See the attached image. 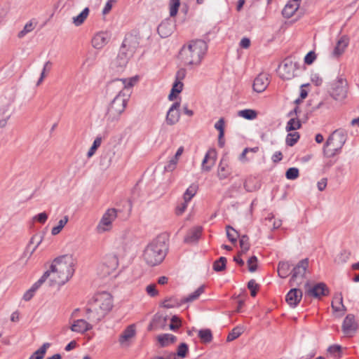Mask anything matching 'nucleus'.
Instances as JSON below:
<instances>
[{
    "label": "nucleus",
    "instance_id": "obj_1",
    "mask_svg": "<svg viewBox=\"0 0 359 359\" xmlns=\"http://www.w3.org/2000/svg\"><path fill=\"white\" fill-rule=\"evenodd\" d=\"M138 81L135 76L129 79H115L108 85V90H118V94L110 102L107 107L104 118L107 123L116 122L120 119L127 106L132 88Z\"/></svg>",
    "mask_w": 359,
    "mask_h": 359
},
{
    "label": "nucleus",
    "instance_id": "obj_2",
    "mask_svg": "<svg viewBox=\"0 0 359 359\" xmlns=\"http://www.w3.org/2000/svg\"><path fill=\"white\" fill-rule=\"evenodd\" d=\"M113 306V297L110 293H97L88 303L86 309V318L88 321L97 324L111 311Z\"/></svg>",
    "mask_w": 359,
    "mask_h": 359
},
{
    "label": "nucleus",
    "instance_id": "obj_3",
    "mask_svg": "<svg viewBox=\"0 0 359 359\" xmlns=\"http://www.w3.org/2000/svg\"><path fill=\"white\" fill-rule=\"evenodd\" d=\"M74 260L72 255H65L55 258L52 262L48 273L50 285L61 286L72 277L74 273Z\"/></svg>",
    "mask_w": 359,
    "mask_h": 359
},
{
    "label": "nucleus",
    "instance_id": "obj_4",
    "mask_svg": "<svg viewBox=\"0 0 359 359\" xmlns=\"http://www.w3.org/2000/svg\"><path fill=\"white\" fill-rule=\"evenodd\" d=\"M168 250L165 237L158 236L153 239L145 248L143 258L146 263L154 266L161 264L165 259Z\"/></svg>",
    "mask_w": 359,
    "mask_h": 359
},
{
    "label": "nucleus",
    "instance_id": "obj_5",
    "mask_svg": "<svg viewBox=\"0 0 359 359\" xmlns=\"http://www.w3.org/2000/svg\"><path fill=\"white\" fill-rule=\"evenodd\" d=\"M208 45L201 39L191 41L188 45H184L180 50V55L187 65H198L206 53Z\"/></svg>",
    "mask_w": 359,
    "mask_h": 359
},
{
    "label": "nucleus",
    "instance_id": "obj_6",
    "mask_svg": "<svg viewBox=\"0 0 359 359\" xmlns=\"http://www.w3.org/2000/svg\"><path fill=\"white\" fill-rule=\"evenodd\" d=\"M137 45L138 43L135 36L133 35L126 36L122 43L118 56L111 64V68L117 72H122L128 61L126 51L133 53L137 47Z\"/></svg>",
    "mask_w": 359,
    "mask_h": 359
},
{
    "label": "nucleus",
    "instance_id": "obj_7",
    "mask_svg": "<svg viewBox=\"0 0 359 359\" xmlns=\"http://www.w3.org/2000/svg\"><path fill=\"white\" fill-rule=\"evenodd\" d=\"M346 142V135L341 131L334 130L327 140L323 153L327 157L332 158L341 152Z\"/></svg>",
    "mask_w": 359,
    "mask_h": 359
},
{
    "label": "nucleus",
    "instance_id": "obj_8",
    "mask_svg": "<svg viewBox=\"0 0 359 359\" xmlns=\"http://www.w3.org/2000/svg\"><path fill=\"white\" fill-rule=\"evenodd\" d=\"M330 95L336 101H344L348 95L347 81L341 77L338 78L332 84Z\"/></svg>",
    "mask_w": 359,
    "mask_h": 359
},
{
    "label": "nucleus",
    "instance_id": "obj_9",
    "mask_svg": "<svg viewBox=\"0 0 359 359\" xmlns=\"http://www.w3.org/2000/svg\"><path fill=\"white\" fill-rule=\"evenodd\" d=\"M117 217V210L115 208L108 209L102 215L97 226V230L99 233H103L109 231L112 227V222Z\"/></svg>",
    "mask_w": 359,
    "mask_h": 359
},
{
    "label": "nucleus",
    "instance_id": "obj_10",
    "mask_svg": "<svg viewBox=\"0 0 359 359\" xmlns=\"http://www.w3.org/2000/svg\"><path fill=\"white\" fill-rule=\"evenodd\" d=\"M299 68L297 62H293L291 59L284 60L283 65L279 67L280 76L283 79L289 80L296 76L295 71Z\"/></svg>",
    "mask_w": 359,
    "mask_h": 359
},
{
    "label": "nucleus",
    "instance_id": "obj_11",
    "mask_svg": "<svg viewBox=\"0 0 359 359\" xmlns=\"http://www.w3.org/2000/svg\"><path fill=\"white\" fill-rule=\"evenodd\" d=\"M309 266V259L307 258L303 259L301 261L298 262V264L296 265V266L294 267L292 273V277L290 280V284L291 286L294 285H299L301 284L302 282L294 283L295 280L298 278H303L306 271Z\"/></svg>",
    "mask_w": 359,
    "mask_h": 359
},
{
    "label": "nucleus",
    "instance_id": "obj_12",
    "mask_svg": "<svg viewBox=\"0 0 359 359\" xmlns=\"http://www.w3.org/2000/svg\"><path fill=\"white\" fill-rule=\"evenodd\" d=\"M111 39V34L107 32L97 33L92 39V45L96 49H101L106 46Z\"/></svg>",
    "mask_w": 359,
    "mask_h": 359
},
{
    "label": "nucleus",
    "instance_id": "obj_13",
    "mask_svg": "<svg viewBox=\"0 0 359 359\" xmlns=\"http://www.w3.org/2000/svg\"><path fill=\"white\" fill-rule=\"evenodd\" d=\"M357 330V324L355 321V317L352 314H348L344 318L343 325H342V330L344 334L346 336H351L353 333L355 332Z\"/></svg>",
    "mask_w": 359,
    "mask_h": 359
},
{
    "label": "nucleus",
    "instance_id": "obj_14",
    "mask_svg": "<svg viewBox=\"0 0 359 359\" xmlns=\"http://www.w3.org/2000/svg\"><path fill=\"white\" fill-rule=\"evenodd\" d=\"M302 298V291L300 289L292 288L291 289L285 297L286 302L290 306L296 307Z\"/></svg>",
    "mask_w": 359,
    "mask_h": 359
},
{
    "label": "nucleus",
    "instance_id": "obj_15",
    "mask_svg": "<svg viewBox=\"0 0 359 359\" xmlns=\"http://www.w3.org/2000/svg\"><path fill=\"white\" fill-rule=\"evenodd\" d=\"M180 107V104L178 102H176L172 104V106L170 107L167 115L165 121L167 124L170 126H172L175 124L180 118V112H179V108Z\"/></svg>",
    "mask_w": 359,
    "mask_h": 359
},
{
    "label": "nucleus",
    "instance_id": "obj_16",
    "mask_svg": "<svg viewBox=\"0 0 359 359\" xmlns=\"http://www.w3.org/2000/svg\"><path fill=\"white\" fill-rule=\"evenodd\" d=\"M92 324L93 323L90 321L88 322L84 319L75 320L70 329L72 332L83 334L93 328Z\"/></svg>",
    "mask_w": 359,
    "mask_h": 359
},
{
    "label": "nucleus",
    "instance_id": "obj_17",
    "mask_svg": "<svg viewBox=\"0 0 359 359\" xmlns=\"http://www.w3.org/2000/svg\"><path fill=\"white\" fill-rule=\"evenodd\" d=\"M309 295L315 298H320L322 296H326L329 293V290L324 283H319L315 285L307 292Z\"/></svg>",
    "mask_w": 359,
    "mask_h": 359
},
{
    "label": "nucleus",
    "instance_id": "obj_18",
    "mask_svg": "<svg viewBox=\"0 0 359 359\" xmlns=\"http://www.w3.org/2000/svg\"><path fill=\"white\" fill-rule=\"evenodd\" d=\"M269 80L266 75L260 74L255 79L253 83V90L257 93H262L269 86Z\"/></svg>",
    "mask_w": 359,
    "mask_h": 359
},
{
    "label": "nucleus",
    "instance_id": "obj_19",
    "mask_svg": "<svg viewBox=\"0 0 359 359\" xmlns=\"http://www.w3.org/2000/svg\"><path fill=\"white\" fill-rule=\"evenodd\" d=\"M174 25L168 20L162 22L158 27L157 31L162 38H166L173 32Z\"/></svg>",
    "mask_w": 359,
    "mask_h": 359
},
{
    "label": "nucleus",
    "instance_id": "obj_20",
    "mask_svg": "<svg viewBox=\"0 0 359 359\" xmlns=\"http://www.w3.org/2000/svg\"><path fill=\"white\" fill-rule=\"evenodd\" d=\"M215 156L216 153L215 150H210L207 152L202 162V169L203 170H210L215 163Z\"/></svg>",
    "mask_w": 359,
    "mask_h": 359
},
{
    "label": "nucleus",
    "instance_id": "obj_21",
    "mask_svg": "<svg viewBox=\"0 0 359 359\" xmlns=\"http://www.w3.org/2000/svg\"><path fill=\"white\" fill-rule=\"evenodd\" d=\"M135 325L128 326L119 337L118 341L121 344H125L126 341L132 339L135 335Z\"/></svg>",
    "mask_w": 359,
    "mask_h": 359
},
{
    "label": "nucleus",
    "instance_id": "obj_22",
    "mask_svg": "<svg viewBox=\"0 0 359 359\" xmlns=\"http://www.w3.org/2000/svg\"><path fill=\"white\" fill-rule=\"evenodd\" d=\"M202 232V228L197 226L191 230L184 238V242L187 243H196L200 238Z\"/></svg>",
    "mask_w": 359,
    "mask_h": 359
},
{
    "label": "nucleus",
    "instance_id": "obj_23",
    "mask_svg": "<svg viewBox=\"0 0 359 359\" xmlns=\"http://www.w3.org/2000/svg\"><path fill=\"white\" fill-rule=\"evenodd\" d=\"M348 44V39L343 36L341 37L337 43L336 46L334 47L332 55L334 57L340 56L345 50Z\"/></svg>",
    "mask_w": 359,
    "mask_h": 359
},
{
    "label": "nucleus",
    "instance_id": "obj_24",
    "mask_svg": "<svg viewBox=\"0 0 359 359\" xmlns=\"http://www.w3.org/2000/svg\"><path fill=\"white\" fill-rule=\"evenodd\" d=\"M299 6V3L289 1L283 9V15L287 18H291L294 15L295 11L298 9Z\"/></svg>",
    "mask_w": 359,
    "mask_h": 359
},
{
    "label": "nucleus",
    "instance_id": "obj_25",
    "mask_svg": "<svg viewBox=\"0 0 359 359\" xmlns=\"http://www.w3.org/2000/svg\"><path fill=\"white\" fill-rule=\"evenodd\" d=\"M157 339L161 347H165L175 343L177 337L171 334H163L158 335Z\"/></svg>",
    "mask_w": 359,
    "mask_h": 359
},
{
    "label": "nucleus",
    "instance_id": "obj_26",
    "mask_svg": "<svg viewBox=\"0 0 359 359\" xmlns=\"http://www.w3.org/2000/svg\"><path fill=\"white\" fill-rule=\"evenodd\" d=\"M90 10L88 7L85 8L78 15L72 18V22L76 27L81 25L89 15Z\"/></svg>",
    "mask_w": 359,
    "mask_h": 359
},
{
    "label": "nucleus",
    "instance_id": "obj_27",
    "mask_svg": "<svg viewBox=\"0 0 359 359\" xmlns=\"http://www.w3.org/2000/svg\"><path fill=\"white\" fill-rule=\"evenodd\" d=\"M198 337L203 344H208L212 341V334L210 329H201L198 332Z\"/></svg>",
    "mask_w": 359,
    "mask_h": 359
},
{
    "label": "nucleus",
    "instance_id": "obj_28",
    "mask_svg": "<svg viewBox=\"0 0 359 359\" xmlns=\"http://www.w3.org/2000/svg\"><path fill=\"white\" fill-rule=\"evenodd\" d=\"M332 307L335 311H346V307L343 304V297L341 294H337L334 296L332 302Z\"/></svg>",
    "mask_w": 359,
    "mask_h": 359
},
{
    "label": "nucleus",
    "instance_id": "obj_29",
    "mask_svg": "<svg viewBox=\"0 0 359 359\" xmlns=\"http://www.w3.org/2000/svg\"><path fill=\"white\" fill-rule=\"evenodd\" d=\"M290 271V265L287 262H280L278 266V276L282 278L288 276Z\"/></svg>",
    "mask_w": 359,
    "mask_h": 359
},
{
    "label": "nucleus",
    "instance_id": "obj_30",
    "mask_svg": "<svg viewBox=\"0 0 359 359\" xmlns=\"http://www.w3.org/2000/svg\"><path fill=\"white\" fill-rule=\"evenodd\" d=\"M183 304L182 299L179 300L175 297L165 299L162 303V306L166 309L179 307Z\"/></svg>",
    "mask_w": 359,
    "mask_h": 359
},
{
    "label": "nucleus",
    "instance_id": "obj_31",
    "mask_svg": "<svg viewBox=\"0 0 359 359\" xmlns=\"http://www.w3.org/2000/svg\"><path fill=\"white\" fill-rule=\"evenodd\" d=\"M50 346L48 342L44 343L38 350L29 357V359H43L47 351V349Z\"/></svg>",
    "mask_w": 359,
    "mask_h": 359
},
{
    "label": "nucleus",
    "instance_id": "obj_32",
    "mask_svg": "<svg viewBox=\"0 0 359 359\" xmlns=\"http://www.w3.org/2000/svg\"><path fill=\"white\" fill-rule=\"evenodd\" d=\"M204 285L200 286L195 292L182 299L183 304L191 302L197 299L204 292Z\"/></svg>",
    "mask_w": 359,
    "mask_h": 359
},
{
    "label": "nucleus",
    "instance_id": "obj_33",
    "mask_svg": "<svg viewBox=\"0 0 359 359\" xmlns=\"http://www.w3.org/2000/svg\"><path fill=\"white\" fill-rule=\"evenodd\" d=\"M10 117L11 113L8 111V104H7L0 109V128H4L6 126Z\"/></svg>",
    "mask_w": 359,
    "mask_h": 359
},
{
    "label": "nucleus",
    "instance_id": "obj_34",
    "mask_svg": "<svg viewBox=\"0 0 359 359\" xmlns=\"http://www.w3.org/2000/svg\"><path fill=\"white\" fill-rule=\"evenodd\" d=\"M198 189L196 184H192L189 187L183 195L184 201H190L191 198L196 195Z\"/></svg>",
    "mask_w": 359,
    "mask_h": 359
},
{
    "label": "nucleus",
    "instance_id": "obj_35",
    "mask_svg": "<svg viewBox=\"0 0 359 359\" xmlns=\"http://www.w3.org/2000/svg\"><path fill=\"white\" fill-rule=\"evenodd\" d=\"M226 236L228 239L232 243H235L237 241V238L240 237L239 233L232 226L227 225L226 226Z\"/></svg>",
    "mask_w": 359,
    "mask_h": 359
},
{
    "label": "nucleus",
    "instance_id": "obj_36",
    "mask_svg": "<svg viewBox=\"0 0 359 359\" xmlns=\"http://www.w3.org/2000/svg\"><path fill=\"white\" fill-rule=\"evenodd\" d=\"M226 259L224 257H219L217 260L213 263V269L217 271H222L226 269Z\"/></svg>",
    "mask_w": 359,
    "mask_h": 359
},
{
    "label": "nucleus",
    "instance_id": "obj_37",
    "mask_svg": "<svg viewBox=\"0 0 359 359\" xmlns=\"http://www.w3.org/2000/svg\"><path fill=\"white\" fill-rule=\"evenodd\" d=\"M240 247L241 248V251L240 252L241 255L246 253L250 249V243H249V238L246 235H243L240 236Z\"/></svg>",
    "mask_w": 359,
    "mask_h": 359
},
{
    "label": "nucleus",
    "instance_id": "obj_38",
    "mask_svg": "<svg viewBox=\"0 0 359 359\" xmlns=\"http://www.w3.org/2000/svg\"><path fill=\"white\" fill-rule=\"evenodd\" d=\"M35 241H36V245L32 249V250L30 251L29 252V256H31L33 252L36 250V249L38 248V246L40 245V243H41L42 241V237L41 236H38L37 235H34L29 242V244L27 245V248H26V250H25V252H28V250H29V248H30V245L33 243H35Z\"/></svg>",
    "mask_w": 359,
    "mask_h": 359
},
{
    "label": "nucleus",
    "instance_id": "obj_39",
    "mask_svg": "<svg viewBox=\"0 0 359 359\" xmlns=\"http://www.w3.org/2000/svg\"><path fill=\"white\" fill-rule=\"evenodd\" d=\"M69 221L68 216H65L62 219H61L58 222V224L56 226H54L51 230V233L53 236L57 235L62 229L64 228V226L67 224V223Z\"/></svg>",
    "mask_w": 359,
    "mask_h": 359
},
{
    "label": "nucleus",
    "instance_id": "obj_40",
    "mask_svg": "<svg viewBox=\"0 0 359 359\" xmlns=\"http://www.w3.org/2000/svg\"><path fill=\"white\" fill-rule=\"evenodd\" d=\"M238 114L248 120H252L257 117V111L253 109L241 110L238 112Z\"/></svg>",
    "mask_w": 359,
    "mask_h": 359
},
{
    "label": "nucleus",
    "instance_id": "obj_41",
    "mask_svg": "<svg viewBox=\"0 0 359 359\" xmlns=\"http://www.w3.org/2000/svg\"><path fill=\"white\" fill-rule=\"evenodd\" d=\"M299 134L297 132L290 133L287 135L285 142L287 146H294L299 139Z\"/></svg>",
    "mask_w": 359,
    "mask_h": 359
},
{
    "label": "nucleus",
    "instance_id": "obj_42",
    "mask_svg": "<svg viewBox=\"0 0 359 359\" xmlns=\"http://www.w3.org/2000/svg\"><path fill=\"white\" fill-rule=\"evenodd\" d=\"M301 127V122L299 119L296 118H291L286 126V130L287 131H292L295 130L297 129L300 128Z\"/></svg>",
    "mask_w": 359,
    "mask_h": 359
},
{
    "label": "nucleus",
    "instance_id": "obj_43",
    "mask_svg": "<svg viewBox=\"0 0 359 359\" xmlns=\"http://www.w3.org/2000/svg\"><path fill=\"white\" fill-rule=\"evenodd\" d=\"M243 332L242 327H234L227 336V341H231L237 339Z\"/></svg>",
    "mask_w": 359,
    "mask_h": 359
},
{
    "label": "nucleus",
    "instance_id": "obj_44",
    "mask_svg": "<svg viewBox=\"0 0 359 359\" xmlns=\"http://www.w3.org/2000/svg\"><path fill=\"white\" fill-rule=\"evenodd\" d=\"M189 352V346L186 343H181L177 348L175 356L177 355L180 358H184L187 356Z\"/></svg>",
    "mask_w": 359,
    "mask_h": 359
},
{
    "label": "nucleus",
    "instance_id": "obj_45",
    "mask_svg": "<svg viewBox=\"0 0 359 359\" xmlns=\"http://www.w3.org/2000/svg\"><path fill=\"white\" fill-rule=\"evenodd\" d=\"M226 165L224 164V159L220 161L218 169V177L220 180L226 179L229 175L230 172L226 170Z\"/></svg>",
    "mask_w": 359,
    "mask_h": 359
},
{
    "label": "nucleus",
    "instance_id": "obj_46",
    "mask_svg": "<svg viewBox=\"0 0 359 359\" xmlns=\"http://www.w3.org/2000/svg\"><path fill=\"white\" fill-rule=\"evenodd\" d=\"M36 27V23H33L32 21L28 22L24 27L23 29L21 30L18 36L19 38L24 37L27 34L31 32Z\"/></svg>",
    "mask_w": 359,
    "mask_h": 359
},
{
    "label": "nucleus",
    "instance_id": "obj_47",
    "mask_svg": "<svg viewBox=\"0 0 359 359\" xmlns=\"http://www.w3.org/2000/svg\"><path fill=\"white\" fill-rule=\"evenodd\" d=\"M102 143V137H97L91 147L90 148L89 151H88L87 156L88 158L91 157L95 153L97 149L100 146Z\"/></svg>",
    "mask_w": 359,
    "mask_h": 359
},
{
    "label": "nucleus",
    "instance_id": "obj_48",
    "mask_svg": "<svg viewBox=\"0 0 359 359\" xmlns=\"http://www.w3.org/2000/svg\"><path fill=\"white\" fill-rule=\"evenodd\" d=\"M180 5V0H171L170 8V15L174 17L177 15Z\"/></svg>",
    "mask_w": 359,
    "mask_h": 359
},
{
    "label": "nucleus",
    "instance_id": "obj_49",
    "mask_svg": "<svg viewBox=\"0 0 359 359\" xmlns=\"http://www.w3.org/2000/svg\"><path fill=\"white\" fill-rule=\"evenodd\" d=\"M299 176V170L297 168H290L285 172V177L287 180H295Z\"/></svg>",
    "mask_w": 359,
    "mask_h": 359
},
{
    "label": "nucleus",
    "instance_id": "obj_50",
    "mask_svg": "<svg viewBox=\"0 0 359 359\" xmlns=\"http://www.w3.org/2000/svg\"><path fill=\"white\" fill-rule=\"evenodd\" d=\"M257 257L256 256H252L249 258L247 262L248 265V270L250 272H255L257 269Z\"/></svg>",
    "mask_w": 359,
    "mask_h": 359
},
{
    "label": "nucleus",
    "instance_id": "obj_51",
    "mask_svg": "<svg viewBox=\"0 0 359 359\" xmlns=\"http://www.w3.org/2000/svg\"><path fill=\"white\" fill-rule=\"evenodd\" d=\"M248 288L250 290L251 296L255 297L259 289V285L254 279H252L248 283Z\"/></svg>",
    "mask_w": 359,
    "mask_h": 359
},
{
    "label": "nucleus",
    "instance_id": "obj_52",
    "mask_svg": "<svg viewBox=\"0 0 359 359\" xmlns=\"http://www.w3.org/2000/svg\"><path fill=\"white\" fill-rule=\"evenodd\" d=\"M48 278H49L48 273H46V271L43 276L31 287V288L36 292Z\"/></svg>",
    "mask_w": 359,
    "mask_h": 359
},
{
    "label": "nucleus",
    "instance_id": "obj_53",
    "mask_svg": "<svg viewBox=\"0 0 359 359\" xmlns=\"http://www.w3.org/2000/svg\"><path fill=\"white\" fill-rule=\"evenodd\" d=\"M215 128L219 130V135L220 137H224V119L220 118L219 121L215 124Z\"/></svg>",
    "mask_w": 359,
    "mask_h": 359
},
{
    "label": "nucleus",
    "instance_id": "obj_54",
    "mask_svg": "<svg viewBox=\"0 0 359 359\" xmlns=\"http://www.w3.org/2000/svg\"><path fill=\"white\" fill-rule=\"evenodd\" d=\"M181 326V321L177 316H173L171 318V323L169 327L172 330H176Z\"/></svg>",
    "mask_w": 359,
    "mask_h": 359
},
{
    "label": "nucleus",
    "instance_id": "obj_55",
    "mask_svg": "<svg viewBox=\"0 0 359 359\" xmlns=\"http://www.w3.org/2000/svg\"><path fill=\"white\" fill-rule=\"evenodd\" d=\"M109 262L111 264L110 268L106 271V273L110 274L111 271L114 270L118 264V260L115 256H110L108 257Z\"/></svg>",
    "mask_w": 359,
    "mask_h": 359
},
{
    "label": "nucleus",
    "instance_id": "obj_56",
    "mask_svg": "<svg viewBox=\"0 0 359 359\" xmlns=\"http://www.w3.org/2000/svg\"><path fill=\"white\" fill-rule=\"evenodd\" d=\"M48 214L46 212H41L33 217V220L39 222L40 224H44L48 219Z\"/></svg>",
    "mask_w": 359,
    "mask_h": 359
},
{
    "label": "nucleus",
    "instance_id": "obj_57",
    "mask_svg": "<svg viewBox=\"0 0 359 359\" xmlns=\"http://www.w3.org/2000/svg\"><path fill=\"white\" fill-rule=\"evenodd\" d=\"M316 58V55L315 52L310 51L306 55V56L304 57V62H305V64H307V65H311L314 62Z\"/></svg>",
    "mask_w": 359,
    "mask_h": 359
},
{
    "label": "nucleus",
    "instance_id": "obj_58",
    "mask_svg": "<svg viewBox=\"0 0 359 359\" xmlns=\"http://www.w3.org/2000/svg\"><path fill=\"white\" fill-rule=\"evenodd\" d=\"M177 161L176 159H173L172 158L170 160L168 163L165 166L164 169L167 172L173 171L177 166Z\"/></svg>",
    "mask_w": 359,
    "mask_h": 359
},
{
    "label": "nucleus",
    "instance_id": "obj_59",
    "mask_svg": "<svg viewBox=\"0 0 359 359\" xmlns=\"http://www.w3.org/2000/svg\"><path fill=\"white\" fill-rule=\"evenodd\" d=\"M146 291L149 295L151 297H155L158 294V291L156 289V285L150 284L147 286Z\"/></svg>",
    "mask_w": 359,
    "mask_h": 359
},
{
    "label": "nucleus",
    "instance_id": "obj_60",
    "mask_svg": "<svg viewBox=\"0 0 359 359\" xmlns=\"http://www.w3.org/2000/svg\"><path fill=\"white\" fill-rule=\"evenodd\" d=\"M183 88V83L180 81H176L174 82L172 90V91H175L176 93H180L182 92Z\"/></svg>",
    "mask_w": 359,
    "mask_h": 359
},
{
    "label": "nucleus",
    "instance_id": "obj_61",
    "mask_svg": "<svg viewBox=\"0 0 359 359\" xmlns=\"http://www.w3.org/2000/svg\"><path fill=\"white\" fill-rule=\"evenodd\" d=\"M188 202L189 201H184L183 203H182L180 205H179L176 208V214L177 215H182L185 211V210L187 209V207Z\"/></svg>",
    "mask_w": 359,
    "mask_h": 359
},
{
    "label": "nucleus",
    "instance_id": "obj_62",
    "mask_svg": "<svg viewBox=\"0 0 359 359\" xmlns=\"http://www.w3.org/2000/svg\"><path fill=\"white\" fill-rule=\"evenodd\" d=\"M35 291L32 288L29 289L23 295V299L25 301H29L34 295Z\"/></svg>",
    "mask_w": 359,
    "mask_h": 359
},
{
    "label": "nucleus",
    "instance_id": "obj_63",
    "mask_svg": "<svg viewBox=\"0 0 359 359\" xmlns=\"http://www.w3.org/2000/svg\"><path fill=\"white\" fill-rule=\"evenodd\" d=\"M186 76V70L184 69H179L176 73L175 80L181 81Z\"/></svg>",
    "mask_w": 359,
    "mask_h": 359
},
{
    "label": "nucleus",
    "instance_id": "obj_64",
    "mask_svg": "<svg viewBox=\"0 0 359 359\" xmlns=\"http://www.w3.org/2000/svg\"><path fill=\"white\" fill-rule=\"evenodd\" d=\"M271 158L273 162L278 163L282 160L283 154L280 151H276L273 154Z\"/></svg>",
    "mask_w": 359,
    "mask_h": 359
}]
</instances>
